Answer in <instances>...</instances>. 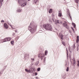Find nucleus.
<instances>
[{"mask_svg": "<svg viewBox=\"0 0 79 79\" xmlns=\"http://www.w3.org/2000/svg\"><path fill=\"white\" fill-rule=\"evenodd\" d=\"M37 71H40V68L39 67L37 69Z\"/></svg>", "mask_w": 79, "mask_h": 79, "instance_id": "obj_25", "label": "nucleus"}, {"mask_svg": "<svg viewBox=\"0 0 79 79\" xmlns=\"http://www.w3.org/2000/svg\"><path fill=\"white\" fill-rule=\"evenodd\" d=\"M77 62L78 63V64L77 65V66H79V61L77 60Z\"/></svg>", "mask_w": 79, "mask_h": 79, "instance_id": "obj_30", "label": "nucleus"}, {"mask_svg": "<svg viewBox=\"0 0 79 79\" xmlns=\"http://www.w3.org/2000/svg\"><path fill=\"white\" fill-rule=\"evenodd\" d=\"M45 56V55L44 54L40 53L38 55V57L41 58V60H43L44 57Z\"/></svg>", "mask_w": 79, "mask_h": 79, "instance_id": "obj_3", "label": "nucleus"}, {"mask_svg": "<svg viewBox=\"0 0 79 79\" xmlns=\"http://www.w3.org/2000/svg\"><path fill=\"white\" fill-rule=\"evenodd\" d=\"M38 64H39V61H38L36 63V66H37V65H38Z\"/></svg>", "mask_w": 79, "mask_h": 79, "instance_id": "obj_28", "label": "nucleus"}, {"mask_svg": "<svg viewBox=\"0 0 79 79\" xmlns=\"http://www.w3.org/2000/svg\"><path fill=\"white\" fill-rule=\"evenodd\" d=\"M77 45H79V43H78L77 44Z\"/></svg>", "mask_w": 79, "mask_h": 79, "instance_id": "obj_50", "label": "nucleus"}, {"mask_svg": "<svg viewBox=\"0 0 79 79\" xmlns=\"http://www.w3.org/2000/svg\"><path fill=\"white\" fill-rule=\"evenodd\" d=\"M45 61H46V57H44V61H43V63L44 64H46L45 63Z\"/></svg>", "mask_w": 79, "mask_h": 79, "instance_id": "obj_15", "label": "nucleus"}, {"mask_svg": "<svg viewBox=\"0 0 79 79\" xmlns=\"http://www.w3.org/2000/svg\"><path fill=\"white\" fill-rule=\"evenodd\" d=\"M73 28H76V25H75L73 26Z\"/></svg>", "mask_w": 79, "mask_h": 79, "instance_id": "obj_34", "label": "nucleus"}, {"mask_svg": "<svg viewBox=\"0 0 79 79\" xmlns=\"http://www.w3.org/2000/svg\"><path fill=\"white\" fill-rule=\"evenodd\" d=\"M76 48V46H75V44H73V47L72 49H71V50H70V49L69 48V52L70 53H72L73 52V51L74 49V48Z\"/></svg>", "mask_w": 79, "mask_h": 79, "instance_id": "obj_6", "label": "nucleus"}, {"mask_svg": "<svg viewBox=\"0 0 79 79\" xmlns=\"http://www.w3.org/2000/svg\"><path fill=\"white\" fill-rule=\"evenodd\" d=\"M79 45H77V48H79Z\"/></svg>", "mask_w": 79, "mask_h": 79, "instance_id": "obj_45", "label": "nucleus"}, {"mask_svg": "<svg viewBox=\"0 0 79 79\" xmlns=\"http://www.w3.org/2000/svg\"><path fill=\"white\" fill-rule=\"evenodd\" d=\"M0 2H1V4H2V2H3V0H1Z\"/></svg>", "mask_w": 79, "mask_h": 79, "instance_id": "obj_37", "label": "nucleus"}, {"mask_svg": "<svg viewBox=\"0 0 79 79\" xmlns=\"http://www.w3.org/2000/svg\"><path fill=\"white\" fill-rule=\"evenodd\" d=\"M43 27L47 31H52V27L50 24H45L43 25Z\"/></svg>", "mask_w": 79, "mask_h": 79, "instance_id": "obj_2", "label": "nucleus"}, {"mask_svg": "<svg viewBox=\"0 0 79 79\" xmlns=\"http://www.w3.org/2000/svg\"><path fill=\"white\" fill-rule=\"evenodd\" d=\"M63 26L65 27H66L68 29H69V26L67 24V22H65L63 24Z\"/></svg>", "mask_w": 79, "mask_h": 79, "instance_id": "obj_5", "label": "nucleus"}, {"mask_svg": "<svg viewBox=\"0 0 79 79\" xmlns=\"http://www.w3.org/2000/svg\"><path fill=\"white\" fill-rule=\"evenodd\" d=\"M66 71L67 72H68V71H69V67H67L66 69Z\"/></svg>", "mask_w": 79, "mask_h": 79, "instance_id": "obj_24", "label": "nucleus"}, {"mask_svg": "<svg viewBox=\"0 0 79 79\" xmlns=\"http://www.w3.org/2000/svg\"><path fill=\"white\" fill-rule=\"evenodd\" d=\"M4 71V69H2V70H0V76L1 75V74L2 73H1V72H3Z\"/></svg>", "mask_w": 79, "mask_h": 79, "instance_id": "obj_22", "label": "nucleus"}, {"mask_svg": "<svg viewBox=\"0 0 79 79\" xmlns=\"http://www.w3.org/2000/svg\"><path fill=\"white\" fill-rule=\"evenodd\" d=\"M10 26L11 28H12V29H14V28H13V26H12V25H10Z\"/></svg>", "mask_w": 79, "mask_h": 79, "instance_id": "obj_36", "label": "nucleus"}, {"mask_svg": "<svg viewBox=\"0 0 79 79\" xmlns=\"http://www.w3.org/2000/svg\"><path fill=\"white\" fill-rule=\"evenodd\" d=\"M66 75H64V76L63 77V78H66Z\"/></svg>", "mask_w": 79, "mask_h": 79, "instance_id": "obj_31", "label": "nucleus"}, {"mask_svg": "<svg viewBox=\"0 0 79 79\" xmlns=\"http://www.w3.org/2000/svg\"><path fill=\"white\" fill-rule=\"evenodd\" d=\"M75 28V30H76V31H77V29H76V27H75V28Z\"/></svg>", "mask_w": 79, "mask_h": 79, "instance_id": "obj_51", "label": "nucleus"}, {"mask_svg": "<svg viewBox=\"0 0 79 79\" xmlns=\"http://www.w3.org/2000/svg\"><path fill=\"white\" fill-rule=\"evenodd\" d=\"M72 24L73 25V26H74V25H76V24H75V23H72Z\"/></svg>", "mask_w": 79, "mask_h": 79, "instance_id": "obj_33", "label": "nucleus"}, {"mask_svg": "<svg viewBox=\"0 0 79 79\" xmlns=\"http://www.w3.org/2000/svg\"><path fill=\"white\" fill-rule=\"evenodd\" d=\"M32 65H33V64H32Z\"/></svg>", "mask_w": 79, "mask_h": 79, "instance_id": "obj_62", "label": "nucleus"}, {"mask_svg": "<svg viewBox=\"0 0 79 79\" xmlns=\"http://www.w3.org/2000/svg\"><path fill=\"white\" fill-rule=\"evenodd\" d=\"M65 43H64L63 42H62V44H63V45H64V46H66V45H65Z\"/></svg>", "mask_w": 79, "mask_h": 79, "instance_id": "obj_29", "label": "nucleus"}, {"mask_svg": "<svg viewBox=\"0 0 79 79\" xmlns=\"http://www.w3.org/2000/svg\"><path fill=\"white\" fill-rule=\"evenodd\" d=\"M63 36H64L63 35L61 34H59V37H60V38H61V39H62V40H63Z\"/></svg>", "mask_w": 79, "mask_h": 79, "instance_id": "obj_12", "label": "nucleus"}, {"mask_svg": "<svg viewBox=\"0 0 79 79\" xmlns=\"http://www.w3.org/2000/svg\"><path fill=\"white\" fill-rule=\"evenodd\" d=\"M34 2L35 3H38V0H35Z\"/></svg>", "mask_w": 79, "mask_h": 79, "instance_id": "obj_26", "label": "nucleus"}, {"mask_svg": "<svg viewBox=\"0 0 79 79\" xmlns=\"http://www.w3.org/2000/svg\"><path fill=\"white\" fill-rule=\"evenodd\" d=\"M28 0V1H30V0Z\"/></svg>", "mask_w": 79, "mask_h": 79, "instance_id": "obj_56", "label": "nucleus"}, {"mask_svg": "<svg viewBox=\"0 0 79 79\" xmlns=\"http://www.w3.org/2000/svg\"><path fill=\"white\" fill-rule=\"evenodd\" d=\"M4 22H5V21H4L3 20H2L1 21V23H4Z\"/></svg>", "mask_w": 79, "mask_h": 79, "instance_id": "obj_40", "label": "nucleus"}, {"mask_svg": "<svg viewBox=\"0 0 79 79\" xmlns=\"http://www.w3.org/2000/svg\"><path fill=\"white\" fill-rule=\"evenodd\" d=\"M71 63H72V61H71Z\"/></svg>", "mask_w": 79, "mask_h": 79, "instance_id": "obj_61", "label": "nucleus"}, {"mask_svg": "<svg viewBox=\"0 0 79 79\" xmlns=\"http://www.w3.org/2000/svg\"><path fill=\"white\" fill-rule=\"evenodd\" d=\"M32 25V23H30L28 29L30 31L31 34H33L37 30V25Z\"/></svg>", "mask_w": 79, "mask_h": 79, "instance_id": "obj_1", "label": "nucleus"}, {"mask_svg": "<svg viewBox=\"0 0 79 79\" xmlns=\"http://www.w3.org/2000/svg\"><path fill=\"white\" fill-rule=\"evenodd\" d=\"M53 21H54V20H53Z\"/></svg>", "mask_w": 79, "mask_h": 79, "instance_id": "obj_60", "label": "nucleus"}, {"mask_svg": "<svg viewBox=\"0 0 79 79\" xmlns=\"http://www.w3.org/2000/svg\"><path fill=\"white\" fill-rule=\"evenodd\" d=\"M49 21H51V20H49Z\"/></svg>", "mask_w": 79, "mask_h": 79, "instance_id": "obj_58", "label": "nucleus"}, {"mask_svg": "<svg viewBox=\"0 0 79 79\" xmlns=\"http://www.w3.org/2000/svg\"><path fill=\"white\" fill-rule=\"evenodd\" d=\"M25 71L27 73H32L31 69L30 68L29 70L27 69H25Z\"/></svg>", "mask_w": 79, "mask_h": 79, "instance_id": "obj_8", "label": "nucleus"}, {"mask_svg": "<svg viewBox=\"0 0 79 79\" xmlns=\"http://www.w3.org/2000/svg\"><path fill=\"white\" fill-rule=\"evenodd\" d=\"M58 15L59 17H61V16H62V14L61 13V10L59 11V14Z\"/></svg>", "mask_w": 79, "mask_h": 79, "instance_id": "obj_13", "label": "nucleus"}, {"mask_svg": "<svg viewBox=\"0 0 79 79\" xmlns=\"http://www.w3.org/2000/svg\"><path fill=\"white\" fill-rule=\"evenodd\" d=\"M69 58H71V57L70 56V54L69 55Z\"/></svg>", "mask_w": 79, "mask_h": 79, "instance_id": "obj_49", "label": "nucleus"}, {"mask_svg": "<svg viewBox=\"0 0 79 79\" xmlns=\"http://www.w3.org/2000/svg\"><path fill=\"white\" fill-rule=\"evenodd\" d=\"M75 1L76 3H79V0H75Z\"/></svg>", "mask_w": 79, "mask_h": 79, "instance_id": "obj_21", "label": "nucleus"}, {"mask_svg": "<svg viewBox=\"0 0 79 79\" xmlns=\"http://www.w3.org/2000/svg\"><path fill=\"white\" fill-rule=\"evenodd\" d=\"M79 36L78 35L77 36V39L76 40V43H78V42H79Z\"/></svg>", "mask_w": 79, "mask_h": 79, "instance_id": "obj_14", "label": "nucleus"}, {"mask_svg": "<svg viewBox=\"0 0 79 79\" xmlns=\"http://www.w3.org/2000/svg\"><path fill=\"white\" fill-rule=\"evenodd\" d=\"M68 15L69 16L70 20H72V17H71V15H70V13H69V12H68Z\"/></svg>", "mask_w": 79, "mask_h": 79, "instance_id": "obj_16", "label": "nucleus"}, {"mask_svg": "<svg viewBox=\"0 0 79 79\" xmlns=\"http://www.w3.org/2000/svg\"><path fill=\"white\" fill-rule=\"evenodd\" d=\"M25 5H26V3H23V4L21 5V6H24Z\"/></svg>", "mask_w": 79, "mask_h": 79, "instance_id": "obj_23", "label": "nucleus"}, {"mask_svg": "<svg viewBox=\"0 0 79 79\" xmlns=\"http://www.w3.org/2000/svg\"><path fill=\"white\" fill-rule=\"evenodd\" d=\"M4 27L5 28H6V29H8V26L6 23L4 24Z\"/></svg>", "mask_w": 79, "mask_h": 79, "instance_id": "obj_10", "label": "nucleus"}, {"mask_svg": "<svg viewBox=\"0 0 79 79\" xmlns=\"http://www.w3.org/2000/svg\"><path fill=\"white\" fill-rule=\"evenodd\" d=\"M31 60L33 61H34V58H31Z\"/></svg>", "mask_w": 79, "mask_h": 79, "instance_id": "obj_38", "label": "nucleus"}, {"mask_svg": "<svg viewBox=\"0 0 79 79\" xmlns=\"http://www.w3.org/2000/svg\"><path fill=\"white\" fill-rule=\"evenodd\" d=\"M15 32H17V31L15 30Z\"/></svg>", "mask_w": 79, "mask_h": 79, "instance_id": "obj_52", "label": "nucleus"}, {"mask_svg": "<svg viewBox=\"0 0 79 79\" xmlns=\"http://www.w3.org/2000/svg\"><path fill=\"white\" fill-rule=\"evenodd\" d=\"M8 24H9V26H10L11 25V23H8Z\"/></svg>", "mask_w": 79, "mask_h": 79, "instance_id": "obj_44", "label": "nucleus"}, {"mask_svg": "<svg viewBox=\"0 0 79 79\" xmlns=\"http://www.w3.org/2000/svg\"><path fill=\"white\" fill-rule=\"evenodd\" d=\"M53 10L52 9H50L49 10V13H52Z\"/></svg>", "mask_w": 79, "mask_h": 79, "instance_id": "obj_17", "label": "nucleus"}, {"mask_svg": "<svg viewBox=\"0 0 79 79\" xmlns=\"http://www.w3.org/2000/svg\"><path fill=\"white\" fill-rule=\"evenodd\" d=\"M3 69H4V70H5V69H6V67H4V68H3Z\"/></svg>", "mask_w": 79, "mask_h": 79, "instance_id": "obj_46", "label": "nucleus"}, {"mask_svg": "<svg viewBox=\"0 0 79 79\" xmlns=\"http://www.w3.org/2000/svg\"><path fill=\"white\" fill-rule=\"evenodd\" d=\"M73 64H76V60H74L73 62Z\"/></svg>", "mask_w": 79, "mask_h": 79, "instance_id": "obj_32", "label": "nucleus"}, {"mask_svg": "<svg viewBox=\"0 0 79 79\" xmlns=\"http://www.w3.org/2000/svg\"><path fill=\"white\" fill-rule=\"evenodd\" d=\"M10 43L11 44H12V45H14V40L11 41Z\"/></svg>", "mask_w": 79, "mask_h": 79, "instance_id": "obj_19", "label": "nucleus"}, {"mask_svg": "<svg viewBox=\"0 0 79 79\" xmlns=\"http://www.w3.org/2000/svg\"><path fill=\"white\" fill-rule=\"evenodd\" d=\"M47 54H48V51L46 50L45 52V56H47Z\"/></svg>", "mask_w": 79, "mask_h": 79, "instance_id": "obj_18", "label": "nucleus"}, {"mask_svg": "<svg viewBox=\"0 0 79 79\" xmlns=\"http://www.w3.org/2000/svg\"><path fill=\"white\" fill-rule=\"evenodd\" d=\"M7 23L8 24V23H9V22H7Z\"/></svg>", "mask_w": 79, "mask_h": 79, "instance_id": "obj_57", "label": "nucleus"}, {"mask_svg": "<svg viewBox=\"0 0 79 79\" xmlns=\"http://www.w3.org/2000/svg\"><path fill=\"white\" fill-rule=\"evenodd\" d=\"M19 36H18L16 37V39H17V40H18V39H19Z\"/></svg>", "mask_w": 79, "mask_h": 79, "instance_id": "obj_27", "label": "nucleus"}, {"mask_svg": "<svg viewBox=\"0 0 79 79\" xmlns=\"http://www.w3.org/2000/svg\"><path fill=\"white\" fill-rule=\"evenodd\" d=\"M11 40V38L10 37L6 38L4 39L3 42H8L10 41Z\"/></svg>", "mask_w": 79, "mask_h": 79, "instance_id": "obj_4", "label": "nucleus"}, {"mask_svg": "<svg viewBox=\"0 0 79 79\" xmlns=\"http://www.w3.org/2000/svg\"><path fill=\"white\" fill-rule=\"evenodd\" d=\"M36 79H39V77H36Z\"/></svg>", "mask_w": 79, "mask_h": 79, "instance_id": "obj_42", "label": "nucleus"}, {"mask_svg": "<svg viewBox=\"0 0 79 79\" xmlns=\"http://www.w3.org/2000/svg\"><path fill=\"white\" fill-rule=\"evenodd\" d=\"M65 64H67V61H65Z\"/></svg>", "mask_w": 79, "mask_h": 79, "instance_id": "obj_47", "label": "nucleus"}, {"mask_svg": "<svg viewBox=\"0 0 79 79\" xmlns=\"http://www.w3.org/2000/svg\"><path fill=\"white\" fill-rule=\"evenodd\" d=\"M5 67L6 68V67H7V65Z\"/></svg>", "mask_w": 79, "mask_h": 79, "instance_id": "obj_54", "label": "nucleus"}, {"mask_svg": "<svg viewBox=\"0 0 79 79\" xmlns=\"http://www.w3.org/2000/svg\"><path fill=\"white\" fill-rule=\"evenodd\" d=\"M73 31V32H75V31H74H74Z\"/></svg>", "mask_w": 79, "mask_h": 79, "instance_id": "obj_55", "label": "nucleus"}, {"mask_svg": "<svg viewBox=\"0 0 79 79\" xmlns=\"http://www.w3.org/2000/svg\"><path fill=\"white\" fill-rule=\"evenodd\" d=\"M66 53H67V58L68 60V57H69V55L68 54V49L67 48H66Z\"/></svg>", "mask_w": 79, "mask_h": 79, "instance_id": "obj_11", "label": "nucleus"}, {"mask_svg": "<svg viewBox=\"0 0 79 79\" xmlns=\"http://www.w3.org/2000/svg\"><path fill=\"white\" fill-rule=\"evenodd\" d=\"M77 48V51H78L79 50V48Z\"/></svg>", "mask_w": 79, "mask_h": 79, "instance_id": "obj_41", "label": "nucleus"}, {"mask_svg": "<svg viewBox=\"0 0 79 79\" xmlns=\"http://www.w3.org/2000/svg\"><path fill=\"white\" fill-rule=\"evenodd\" d=\"M56 30H57V29H56Z\"/></svg>", "mask_w": 79, "mask_h": 79, "instance_id": "obj_59", "label": "nucleus"}, {"mask_svg": "<svg viewBox=\"0 0 79 79\" xmlns=\"http://www.w3.org/2000/svg\"><path fill=\"white\" fill-rule=\"evenodd\" d=\"M20 11H21V10H20V9H18L17 12H20Z\"/></svg>", "mask_w": 79, "mask_h": 79, "instance_id": "obj_39", "label": "nucleus"}, {"mask_svg": "<svg viewBox=\"0 0 79 79\" xmlns=\"http://www.w3.org/2000/svg\"><path fill=\"white\" fill-rule=\"evenodd\" d=\"M33 74H34V75H35V76H36L37 75L38 73H37V72H35L33 73Z\"/></svg>", "mask_w": 79, "mask_h": 79, "instance_id": "obj_20", "label": "nucleus"}, {"mask_svg": "<svg viewBox=\"0 0 79 79\" xmlns=\"http://www.w3.org/2000/svg\"><path fill=\"white\" fill-rule=\"evenodd\" d=\"M72 66H74V67H75V64H73V65H72Z\"/></svg>", "mask_w": 79, "mask_h": 79, "instance_id": "obj_48", "label": "nucleus"}, {"mask_svg": "<svg viewBox=\"0 0 79 79\" xmlns=\"http://www.w3.org/2000/svg\"><path fill=\"white\" fill-rule=\"evenodd\" d=\"M71 28L73 30V31H74V28H73V27H71Z\"/></svg>", "mask_w": 79, "mask_h": 79, "instance_id": "obj_35", "label": "nucleus"}, {"mask_svg": "<svg viewBox=\"0 0 79 79\" xmlns=\"http://www.w3.org/2000/svg\"><path fill=\"white\" fill-rule=\"evenodd\" d=\"M67 65V64H65V66H66Z\"/></svg>", "mask_w": 79, "mask_h": 79, "instance_id": "obj_53", "label": "nucleus"}, {"mask_svg": "<svg viewBox=\"0 0 79 79\" xmlns=\"http://www.w3.org/2000/svg\"><path fill=\"white\" fill-rule=\"evenodd\" d=\"M55 23L56 24H57V23H58V24H61L62 23V22H59V20H55Z\"/></svg>", "mask_w": 79, "mask_h": 79, "instance_id": "obj_9", "label": "nucleus"}, {"mask_svg": "<svg viewBox=\"0 0 79 79\" xmlns=\"http://www.w3.org/2000/svg\"><path fill=\"white\" fill-rule=\"evenodd\" d=\"M30 68L31 73H34L35 71V68Z\"/></svg>", "mask_w": 79, "mask_h": 79, "instance_id": "obj_7", "label": "nucleus"}, {"mask_svg": "<svg viewBox=\"0 0 79 79\" xmlns=\"http://www.w3.org/2000/svg\"><path fill=\"white\" fill-rule=\"evenodd\" d=\"M13 35V36H15V33H13L12 34Z\"/></svg>", "mask_w": 79, "mask_h": 79, "instance_id": "obj_43", "label": "nucleus"}]
</instances>
